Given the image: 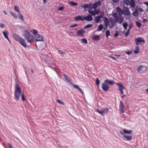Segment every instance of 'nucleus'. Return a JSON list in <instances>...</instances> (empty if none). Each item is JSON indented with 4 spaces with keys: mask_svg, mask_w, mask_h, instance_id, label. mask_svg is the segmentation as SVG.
<instances>
[{
    "mask_svg": "<svg viewBox=\"0 0 148 148\" xmlns=\"http://www.w3.org/2000/svg\"><path fill=\"white\" fill-rule=\"evenodd\" d=\"M22 100L23 101H25V99L24 97V95L22 94Z\"/></svg>",
    "mask_w": 148,
    "mask_h": 148,
    "instance_id": "53",
    "label": "nucleus"
},
{
    "mask_svg": "<svg viewBox=\"0 0 148 148\" xmlns=\"http://www.w3.org/2000/svg\"><path fill=\"white\" fill-rule=\"evenodd\" d=\"M93 8L94 9H96L98 7L101 5V2L99 1L95 2L94 3H93Z\"/></svg>",
    "mask_w": 148,
    "mask_h": 148,
    "instance_id": "16",
    "label": "nucleus"
},
{
    "mask_svg": "<svg viewBox=\"0 0 148 148\" xmlns=\"http://www.w3.org/2000/svg\"><path fill=\"white\" fill-rule=\"evenodd\" d=\"M89 14L93 16H95L96 15L98 14L100 12V10H95L94 11H91L88 10V11Z\"/></svg>",
    "mask_w": 148,
    "mask_h": 148,
    "instance_id": "10",
    "label": "nucleus"
},
{
    "mask_svg": "<svg viewBox=\"0 0 148 148\" xmlns=\"http://www.w3.org/2000/svg\"><path fill=\"white\" fill-rule=\"evenodd\" d=\"M98 31H99L102 30L103 28V26L102 24H101L99 25Z\"/></svg>",
    "mask_w": 148,
    "mask_h": 148,
    "instance_id": "33",
    "label": "nucleus"
},
{
    "mask_svg": "<svg viewBox=\"0 0 148 148\" xmlns=\"http://www.w3.org/2000/svg\"><path fill=\"white\" fill-rule=\"evenodd\" d=\"M8 145L10 148H12L11 145L10 144L8 143Z\"/></svg>",
    "mask_w": 148,
    "mask_h": 148,
    "instance_id": "62",
    "label": "nucleus"
},
{
    "mask_svg": "<svg viewBox=\"0 0 148 148\" xmlns=\"http://www.w3.org/2000/svg\"><path fill=\"white\" fill-rule=\"evenodd\" d=\"M135 42L136 45L138 46H139V44H141L142 42H145L144 40L142 39L141 37L136 38L135 39Z\"/></svg>",
    "mask_w": 148,
    "mask_h": 148,
    "instance_id": "9",
    "label": "nucleus"
},
{
    "mask_svg": "<svg viewBox=\"0 0 148 148\" xmlns=\"http://www.w3.org/2000/svg\"><path fill=\"white\" fill-rule=\"evenodd\" d=\"M132 26H133L132 24H130L129 25V29H131L132 28Z\"/></svg>",
    "mask_w": 148,
    "mask_h": 148,
    "instance_id": "59",
    "label": "nucleus"
},
{
    "mask_svg": "<svg viewBox=\"0 0 148 148\" xmlns=\"http://www.w3.org/2000/svg\"><path fill=\"white\" fill-rule=\"evenodd\" d=\"M123 13L125 15L128 16L131 13L128 8L127 7H124Z\"/></svg>",
    "mask_w": 148,
    "mask_h": 148,
    "instance_id": "11",
    "label": "nucleus"
},
{
    "mask_svg": "<svg viewBox=\"0 0 148 148\" xmlns=\"http://www.w3.org/2000/svg\"><path fill=\"white\" fill-rule=\"evenodd\" d=\"M132 52L130 51H126V53L128 55L130 54Z\"/></svg>",
    "mask_w": 148,
    "mask_h": 148,
    "instance_id": "57",
    "label": "nucleus"
},
{
    "mask_svg": "<svg viewBox=\"0 0 148 148\" xmlns=\"http://www.w3.org/2000/svg\"><path fill=\"white\" fill-rule=\"evenodd\" d=\"M84 17V16H78L75 17L74 18V19L75 21H79L80 20L83 21L84 20V19H83Z\"/></svg>",
    "mask_w": 148,
    "mask_h": 148,
    "instance_id": "18",
    "label": "nucleus"
},
{
    "mask_svg": "<svg viewBox=\"0 0 148 148\" xmlns=\"http://www.w3.org/2000/svg\"><path fill=\"white\" fill-rule=\"evenodd\" d=\"M34 40L36 42L43 41L44 40L43 37L38 34L35 35L34 36Z\"/></svg>",
    "mask_w": 148,
    "mask_h": 148,
    "instance_id": "7",
    "label": "nucleus"
},
{
    "mask_svg": "<svg viewBox=\"0 0 148 148\" xmlns=\"http://www.w3.org/2000/svg\"><path fill=\"white\" fill-rule=\"evenodd\" d=\"M83 19L87 21H91L93 20V17L91 14H89L86 16H84Z\"/></svg>",
    "mask_w": 148,
    "mask_h": 148,
    "instance_id": "14",
    "label": "nucleus"
},
{
    "mask_svg": "<svg viewBox=\"0 0 148 148\" xmlns=\"http://www.w3.org/2000/svg\"><path fill=\"white\" fill-rule=\"evenodd\" d=\"M14 10L16 12L21 13L18 7L16 5L14 6Z\"/></svg>",
    "mask_w": 148,
    "mask_h": 148,
    "instance_id": "28",
    "label": "nucleus"
},
{
    "mask_svg": "<svg viewBox=\"0 0 148 148\" xmlns=\"http://www.w3.org/2000/svg\"><path fill=\"white\" fill-rule=\"evenodd\" d=\"M81 7L85 9L87 8L88 9V4H85L81 6Z\"/></svg>",
    "mask_w": 148,
    "mask_h": 148,
    "instance_id": "39",
    "label": "nucleus"
},
{
    "mask_svg": "<svg viewBox=\"0 0 148 148\" xmlns=\"http://www.w3.org/2000/svg\"><path fill=\"white\" fill-rule=\"evenodd\" d=\"M93 3L90 2L88 4V9L90 10H92V9H93Z\"/></svg>",
    "mask_w": 148,
    "mask_h": 148,
    "instance_id": "30",
    "label": "nucleus"
},
{
    "mask_svg": "<svg viewBox=\"0 0 148 148\" xmlns=\"http://www.w3.org/2000/svg\"><path fill=\"white\" fill-rule=\"evenodd\" d=\"M85 31L82 29L78 30L77 31V34L79 36H84L83 34L85 33Z\"/></svg>",
    "mask_w": 148,
    "mask_h": 148,
    "instance_id": "17",
    "label": "nucleus"
},
{
    "mask_svg": "<svg viewBox=\"0 0 148 148\" xmlns=\"http://www.w3.org/2000/svg\"><path fill=\"white\" fill-rule=\"evenodd\" d=\"M78 26L77 24H75L74 25H71L70 26V27H71V28H73V27H75L76 26Z\"/></svg>",
    "mask_w": 148,
    "mask_h": 148,
    "instance_id": "52",
    "label": "nucleus"
},
{
    "mask_svg": "<svg viewBox=\"0 0 148 148\" xmlns=\"http://www.w3.org/2000/svg\"><path fill=\"white\" fill-rule=\"evenodd\" d=\"M24 36L27 40L30 43L33 42L34 40V37L30 34L27 30H25L24 32Z\"/></svg>",
    "mask_w": 148,
    "mask_h": 148,
    "instance_id": "5",
    "label": "nucleus"
},
{
    "mask_svg": "<svg viewBox=\"0 0 148 148\" xmlns=\"http://www.w3.org/2000/svg\"><path fill=\"white\" fill-rule=\"evenodd\" d=\"M92 39L94 40L98 41L100 40V36L99 35H95L93 36Z\"/></svg>",
    "mask_w": 148,
    "mask_h": 148,
    "instance_id": "26",
    "label": "nucleus"
},
{
    "mask_svg": "<svg viewBox=\"0 0 148 148\" xmlns=\"http://www.w3.org/2000/svg\"><path fill=\"white\" fill-rule=\"evenodd\" d=\"M116 10L118 13H123V11L119 7L116 8Z\"/></svg>",
    "mask_w": 148,
    "mask_h": 148,
    "instance_id": "31",
    "label": "nucleus"
},
{
    "mask_svg": "<svg viewBox=\"0 0 148 148\" xmlns=\"http://www.w3.org/2000/svg\"><path fill=\"white\" fill-rule=\"evenodd\" d=\"M0 27L2 28H3L4 27V25L3 23L0 24Z\"/></svg>",
    "mask_w": 148,
    "mask_h": 148,
    "instance_id": "56",
    "label": "nucleus"
},
{
    "mask_svg": "<svg viewBox=\"0 0 148 148\" xmlns=\"http://www.w3.org/2000/svg\"><path fill=\"white\" fill-rule=\"evenodd\" d=\"M138 12H142L143 11V9L141 8H138Z\"/></svg>",
    "mask_w": 148,
    "mask_h": 148,
    "instance_id": "48",
    "label": "nucleus"
},
{
    "mask_svg": "<svg viewBox=\"0 0 148 148\" xmlns=\"http://www.w3.org/2000/svg\"><path fill=\"white\" fill-rule=\"evenodd\" d=\"M119 13V16H118V13L117 12L114 13L112 14V16L114 18L115 22H118L119 23H121L124 20V18L122 15V14H123V13Z\"/></svg>",
    "mask_w": 148,
    "mask_h": 148,
    "instance_id": "3",
    "label": "nucleus"
},
{
    "mask_svg": "<svg viewBox=\"0 0 148 148\" xmlns=\"http://www.w3.org/2000/svg\"><path fill=\"white\" fill-rule=\"evenodd\" d=\"M64 6H62L59 8L58 10L59 11H62L64 9Z\"/></svg>",
    "mask_w": 148,
    "mask_h": 148,
    "instance_id": "51",
    "label": "nucleus"
},
{
    "mask_svg": "<svg viewBox=\"0 0 148 148\" xmlns=\"http://www.w3.org/2000/svg\"><path fill=\"white\" fill-rule=\"evenodd\" d=\"M96 84L98 86L99 84L100 81L98 79V78H97L96 79L95 81Z\"/></svg>",
    "mask_w": 148,
    "mask_h": 148,
    "instance_id": "46",
    "label": "nucleus"
},
{
    "mask_svg": "<svg viewBox=\"0 0 148 148\" xmlns=\"http://www.w3.org/2000/svg\"><path fill=\"white\" fill-rule=\"evenodd\" d=\"M96 112H98V113H99V114H101V115L102 116H103L104 115L103 113V112L102 109L101 110V111H99V110L97 109L96 110Z\"/></svg>",
    "mask_w": 148,
    "mask_h": 148,
    "instance_id": "41",
    "label": "nucleus"
},
{
    "mask_svg": "<svg viewBox=\"0 0 148 148\" xmlns=\"http://www.w3.org/2000/svg\"><path fill=\"white\" fill-rule=\"evenodd\" d=\"M120 133L122 135H123V137L127 140H130L132 138V137L130 136H127L124 134L122 131H120Z\"/></svg>",
    "mask_w": 148,
    "mask_h": 148,
    "instance_id": "12",
    "label": "nucleus"
},
{
    "mask_svg": "<svg viewBox=\"0 0 148 148\" xmlns=\"http://www.w3.org/2000/svg\"><path fill=\"white\" fill-rule=\"evenodd\" d=\"M136 25L139 28L140 27L141 25V24L138 21H136Z\"/></svg>",
    "mask_w": 148,
    "mask_h": 148,
    "instance_id": "44",
    "label": "nucleus"
},
{
    "mask_svg": "<svg viewBox=\"0 0 148 148\" xmlns=\"http://www.w3.org/2000/svg\"><path fill=\"white\" fill-rule=\"evenodd\" d=\"M147 21V19H144L143 20V22H145Z\"/></svg>",
    "mask_w": 148,
    "mask_h": 148,
    "instance_id": "63",
    "label": "nucleus"
},
{
    "mask_svg": "<svg viewBox=\"0 0 148 148\" xmlns=\"http://www.w3.org/2000/svg\"><path fill=\"white\" fill-rule=\"evenodd\" d=\"M144 3L148 7V2H145Z\"/></svg>",
    "mask_w": 148,
    "mask_h": 148,
    "instance_id": "61",
    "label": "nucleus"
},
{
    "mask_svg": "<svg viewBox=\"0 0 148 148\" xmlns=\"http://www.w3.org/2000/svg\"><path fill=\"white\" fill-rule=\"evenodd\" d=\"M63 76H64L66 80L70 84L72 83V81L71 78L67 75L65 74H63Z\"/></svg>",
    "mask_w": 148,
    "mask_h": 148,
    "instance_id": "20",
    "label": "nucleus"
},
{
    "mask_svg": "<svg viewBox=\"0 0 148 148\" xmlns=\"http://www.w3.org/2000/svg\"><path fill=\"white\" fill-rule=\"evenodd\" d=\"M130 29H129L125 33V36H127L128 35L129 32H130Z\"/></svg>",
    "mask_w": 148,
    "mask_h": 148,
    "instance_id": "49",
    "label": "nucleus"
},
{
    "mask_svg": "<svg viewBox=\"0 0 148 148\" xmlns=\"http://www.w3.org/2000/svg\"><path fill=\"white\" fill-rule=\"evenodd\" d=\"M108 57L112 58V59H113L114 60L117 61V60L114 57L110 56H108Z\"/></svg>",
    "mask_w": 148,
    "mask_h": 148,
    "instance_id": "54",
    "label": "nucleus"
},
{
    "mask_svg": "<svg viewBox=\"0 0 148 148\" xmlns=\"http://www.w3.org/2000/svg\"><path fill=\"white\" fill-rule=\"evenodd\" d=\"M133 16H137L138 14V7H136L135 8V11L132 13Z\"/></svg>",
    "mask_w": 148,
    "mask_h": 148,
    "instance_id": "25",
    "label": "nucleus"
},
{
    "mask_svg": "<svg viewBox=\"0 0 148 148\" xmlns=\"http://www.w3.org/2000/svg\"><path fill=\"white\" fill-rule=\"evenodd\" d=\"M130 6L133 8H135V2L134 0H131L130 2Z\"/></svg>",
    "mask_w": 148,
    "mask_h": 148,
    "instance_id": "22",
    "label": "nucleus"
},
{
    "mask_svg": "<svg viewBox=\"0 0 148 148\" xmlns=\"http://www.w3.org/2000/svg\"><path fill=\"white\" fill-rule=\"evenodd\" d=\"M124 109L125 106L124 105L122 102L121 101H120L119 104V110L121 113H123L124 112Z\"/></svg>",
    "mask_w": 148,
    "mask_h": 148,
    "instance_id": "15",
    "label": "nucleus"
},
{
    "mask_svg": "<svg viewBox=\"0 0 148 148\" xmlns=\"http://www.w3.org/2000/svg\"><path fill=\"white\" fill-rule=\"evenodd\" d=\"M3 33L5 37L10 42V40L9 39L8 36V31H3Z\"/></svg>",
    "mask_w": 148,
    "mask_h": 148,
    "instance_id": "19",
    "label": "nucleus"
},
{
    "mask_svg": "<svg viewBox=\"0 0 148 148\" xmlns=\"http://www.w3.org/2000/svg\"><path fill=\"white\" fill-rule=\"evenodd\" d=\"M123 132L124 134H131L132 133V131L131 130H126L124 129L123 130Z\"/></svg>",
    "mask_w": 148,
    "mask_h": 148,
    "instance_id": "27",
    "label": "nucleus"
},
{
    "mask_svg": "<svg viewBox=\"0 0 148 148\" xmlns=\"http://www.w3.org/2000/svg\"><path fill=\"white\" fill-rule=\"evenodd\" d=\"M69 3L72 6H75L77 5V3H75L72 1L70 2H69Z\"/></svg>",
    "mask_w": 148,
    "mask_h": 148,
    "instance_id": "38",
    "label": "nucleus"
},
{
    "mask_svg": "<svg viewBox=\"0 0 148 148\" xmlns=\"http://www.w3.org/2000/svg\"><path fill=\"white\" fill-rule=\"evenodd\" d=\"M146 67L143 66V65H141L138 67L137 71L138 72L140 73H144L146 71Z\"/></svg>",
    "mask_w": 148,
    "mask_h": 148,
    "instance_id": "8",
    "label": "nucleus"
},
{
    "mask_svg": "<svg viewBox=\"0 0 148 148\" xmlns=\"http://www.w3.org/2000/svg\"><path fill=\"white\" fill-rule=\"evenodd\" d=\"M31 69V71H32V73L33 74L34 73V71L32 69Z\"/></svg>",
    "mask_w": 148,
    "mask_h": 148,
    "instance_id": "64",
    "label": "nucleus"
},
{
    "mask_svg": "<svg viewBox=\"0 0 148 148\" xmlns=\"http://www.w3.org/2000/svg\"><path fill=\"white\" fill-rule=\"evenodd\" d=\"M73 86L75 88L78 89L82 93H84L83 91L81 89V88L79 87V86L75 84H73Z\"/></svg>",
    "mask_w": 148,
    "mask_h": 148,
    "instance_id": "24",
    "label": "nucleus"
},
{
    "mask_svg": "<svg viewBox=\"0 0 148 148\" xmlns=\"http://www.w3.org/2000/svg\"><path fill=\"white\" fill-rule=\"evenodd\" d=\"M82 42L85 44H86L88 43L87 40L86 39L83 38L81 39Z\"/></svg>",
    "mask_w": 148,
    "mask_h": 148,
    "instance_id": "35",
    "label": "nucleus"
},
{
    "mask_svg": "<svg viewBox=\"0 0 148 148\" xmlns=\"http://www.w3.org/2000/svg\"><path fill=\"white\" fill-rule=\"evenodd\" d=\"M18 15L19 18L21 19L22 21H24V19L23 18V16L21 14V12L18 13Z\"/></svg>",
    "mask_w": 148,
    "mask_h": 148,
    "instance_id": "29",
    "label": "nucleus"
},
{
    "mask_svg": "<svg viewBox=\"0 0 148 148\" xmlns=\"http://www.w3.org/2000/svg\"><path fill=\"white\" fill-rule=\"evenodd\" d=\"M21 94V91L19 84H16L15 85V89L14 91V96L15 99L18 101L19 99V97Z\"/></svg>",
    "mask_w": 148,
    "mask_h": 148,
    "instance_id": "4",
    "label": "nucleus"
},
{
    "mask_svg": "<svg viewBox=\"0 0 148 148\" xmlns=\"http://www.w3.org/2000/svg\"><path fill=\"white\" fill-rule=\"evenodd\" d=\"M38 31L37 30H36V29H33L32 33L34 34V35L37 34H38Z\"/></svg>",
    "mask_w": 148,
    "mask_h": 148,
    "instance_id": "45",
    "label": "nucleus"
},
{
    "mask_svg": "<svg viewBox=\"0 0 148 148\" xmlns=\"http://www.w3.org/2000/svg\"><path fill=\"white\" fill-rule=\"evenodd\" d=\"M127 25L128 24L127 22H125L123 24V27L125 29H126Z\"/></svg>",
    "mask_w": 148,
    "mask_h": 148,
    "instance_id": "42",
    "label": "nucleus"
},
{
    "mask_svg": "<svg viewBox=\"0 0 148 148\" xmlns=\"http://www.w3.org/2000/svg\"><path fill=\"white\" fill-rule=\"evenodd\" d=\"M10 13L14 18L16 19L17 18V16L15 13L11 12H10Z\"/></svg>",
    "mask_w": 148,
    "mask_h": 148,
    "instance_id": "36",
    "label": "nucleus"
},
{
    "mask_svg": "<svg viewBox=\"0 0 148 148\" xmlns=\"http://www.w3.org/2000/svg\"><path fill=\"white\" fill-rule=\"evenodd\" d=\"M14 38L16 41L19 42L20 44L25 48L27 47L26 42L25 40L22 38L17 34H13Z\"/></svg>",
    "mask_w": 148,
    "mask_h": 148,
    "instance_id": "1",
    "label": "nucleus"
},
{
    "mask_svg": "<svg viewBox=\"0 0 148 148\" xmlns=\"http://www.w3.org/2000/svg\"><path fill=\"white\" fill-rule=\"evenodd\" d=\"M110 35V32L109 30H107L106 31V35L107 37L108 38V36Z\"/></svg>",
    "mask_w": 148,
    "mask_h": 148,
    "instance_id": "43",
    "label": "nucleus"
},
{
    "mask_svg": "<svg viewBox=\"0 0 148 148\" xmlns=\"http://www.w3.org/2000/svg\"><path fill=\"white\" fill-rule=\"evenodd\" d=\"M121 92V94H123V90H119Z\"/></svg>",
    "mask_w": 148,
    "mask_h": 148,
    "instance_id": "60",
    "label": "nucleus"
},
{
    "mask_svg": "<svg viewBox=\"0 0 148 148\" xmlns=\"http://www.w3.org/2000/svg\"><path fill=\"white\" fill-rule=\"evenodd\" d=\"M114 84L115 82L113 80L106 79L104 81V83H102L101 88L104 91H107L109 88L108 84L113 85Z\"/></svg>",
    "mask_w": 148,
    "mask_h": 148,
    "instance_id": "2",
    "label": "nucleus"
},
{
    "mask_svg": "<svg viewBox=\"0 0 148 148\" xmlns=\"http://www.w3.org/2000/svg\"><path fill=\"white\" fill-rule=\"evenodd\" d=\"M93 26V25L92 24H88L86 25L84 28L86 29V28H88L92 27Z\"/></svg>",
    "mask_w": 148,
    "mask_h": 148,
    "instance_id": "40",
    "label": "nucleus"
},
{
    "mask_svg": "<svg viewBox=\"0 0 148 148\" xmlns=\"http://www.w3.org/2000/svg\"><path fill=\"white\" fill-rule=\"evenodd\" d=\"M124 3L127 5H128L130 4V0H123Z\"/></svg>",
    "mask_w": 148,
    "mask_h": 148,
    "instance_id": "34",
    "label": "nucleus"
},
{
    "mask_svg": "<svg viewBox=\"0 0 148 148\" xmlns=\"http://www.w3.org/2000/svg\"><path fill=\"white\" fill-rule=\"evenodd\" d=\"M120 0H112V1L115 3H118L119 1Z\"/></svg>",
    "mask_w": 148,
    "mask_h": 148,
    "instance_id": "55",
    "label": "nucleus"
},
{
    "mask_svg": "<svg viewBox=\"0 0 148 148\" xmlns=\"http://www.w3.org/2000/svg\"><path fill=\"white\" fill-rule=\"evenodd\" d=\"M116 84L118 86L119 90H122L125 88V86L121 83H116Z\"/></svg>",
    "mask_w": 148,
    "mask_h": 148,
    "instance_id": "21",
    "label": "nucleus"
},
{
    "mask_svg": "<svg viewBox=\"0 0 148 148\" xmlns=\"http://www.w3.org/2000/svg\"><path fill=\"white\" fill-rule=\"evenodd\" d=\"M114 36L115 37H118V34L117 32H116L114 35Z\"/></svg>",
    "mask_w": 148,
    "mask_h": 148,
    "instance_id": "58",
    "label": "nucleus"
},
{
    "mask_svg": "<svg viewBox=\"0 0 148 148\" xmlns=\"http://www.w3.org/2000/svg\"><path fill=\"white\" fill-rule=\"evenodd\" d=\"M108 23L109 27L110 28H112L115 23L114 20L112 18H110Z\"/></svg>",
    "mask_w": 148,
    "mask_h": 148,
    "instance_id": "13",
    "label": "nucleus"
},
{
    "mask_svg": "<svg viewBox=\"0 0 148 148\" xmlns=\"http://www.w3.org/2000/svg\"><path fill=\"white\" fill-rule=\"evenodd\" d=\"M104 13L103 12H101V15L97 16L95 17L94 20L96 23H98L101 21V18L103 17Z\"/></svg>",
    "mask_w": 148,
    "mask_h": 148,
    "instance_id": "6",
    "label": "nucleus"
},
{
    "mask_svg": "<svg viewBox=\"0 0 148 148\" xmlns=\"http://www.w3.org/2000/svg\"><path fill=\"white\" fill-rule=\"evenodd\" d=\"M102 110L103 113H108L109 111V109L108 108H106L102 109Z\"/></svg>",
    "mask_w": 148,
    "mask_h": 148,
    "instance_id": "32",
    "label": "nucleus"
},
{
    "mask_svg": "<svg viewBox=\"0 0 148 148\" xmlns=\"http://www.w3.org/2000/svg\"><path fill=\"white\" fill-rule=\"evenodd\" d=\"M137 46L136 48V50H135L134 51V53L135 54H137V53H138L139 52L138 51L139 50V49L138 47L139 46H138V45H137Z\"/></svg>",
    "mask_w": 148,
    "mask_h": 148,
    "instance_id": "37",
    "label": "nucleus"
},
{
    "mask_svg": "<svg viewBox=\"0 0 148 148\" xmlns=\"http://www.w3.org/2000/svg\"><path fill=\"white\" fill-rule=\"evenodd\" d=\"M104 21L105 26L106 27L108 26L109 25V21L108 18L106 17H104Z\"/></svg>",
    "mask_w": 148,
    "mask_h": 148,
    "instance_id": "23",
    "label": "nucleus"
},
{
    "mask_svg": "<svg viewBox=\"0 0 148 148\" xmlns=\"http://www.w3.org/2000/svg\"><path fill=\"white\" fill-rule=\"evenodd\" d=\"M58 51L59 52V53H60L61 54H65V53L64 52L60 50H58Z\"/></svg>",
    "mask_w": 148,
    "mask_h": 148,
    "instance_id": "50",
    "label": "nucleus"
},
{
    "mask_svg": "<svg viewBox=\"0 0 148 148\" xmlns=\"http://www.w3.org/2000/svg\"><path fill=\"white\" fill-rule=\"evenodd\" d=\"M57 101L59 103L61 104L62 105H64V102L60 100H57Z\"/></svg>",
    "mask_w": 148,
    "mask_h": 148,
    "instance_id": "47",
    "label": "nucleus"
}]
</instances>
